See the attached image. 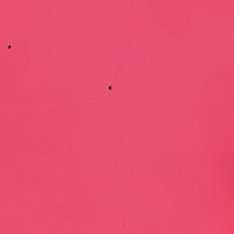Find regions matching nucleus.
<instances>
[{"instance_id":"1","label":"nucleus","mask_w":234,"mask_h":234,"mask_svg":"<svg viewBox=\"0 0 234 234\" xmlns=\"http://www.w3.org/2000/svg\"><path fill=\"white\" fill-rule=\"evenodd\" d=\"M111 89H112V87L110 86V87H109V90H111Z\"/></svg>"},{"instance_id":"2","label":"nucleus","mask_w":234,"mask_h":234,"mask_svg":"<svg viewBox=\"0 0 234 234\" xmlns=\"http://www.w3.org/2000/svg\"><path fill=\"white\" fill-rule=\"evenodd\" d=\"M8 48H12V46H9Z\"/></svg>"}]
</instances>
